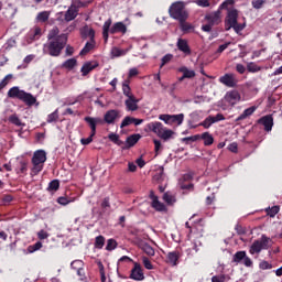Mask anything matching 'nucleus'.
<instances>
[{
  "mask_svg": "<svg viewBox=\"0 0 282 282\" xmlns=\"http://www.w3.org/2000/svg\"><path fill=\"white\" fill-rule=\"evenodd\" d=\"M260 270H272V264L265 260L259 263Z\"/></svg>",
  "mask_w": 282,
  "mask_h": 282,
  "instance_id": "nucleus-60",
  "label": "nucleus"
},
{
  "mask_svg": "<svg viewBox=\"0 0 282 282\" xmlns=\"http://www.w3.org/2000/svg\"><path fill=\"white\" fill-rule=\"evenodd\" d=\"M130 124H133V117L127 116L121 121L120 129H124V127H129Z\"/></svg>",
  "mask_w": 282,
  "mask_h": 282,
  "instance_id": "nucleus-50",
  "label": "nucleus"
},
{
  "mask_svg": "<svg viewBox=\"0 0 282 282\" xmlns=\"http://www.w3.org/2000/svg\"><path fill=\"white\" fill-rule=\"evenodd\" d=\"M173 61V54H166L161 59V67H164L167 63H171Z\"/></svg>",
  "mask_w": 282,
  "mask_h": 282,
  "instance_id": "nucleus-57",
  "label": "nucleus"
},
{
  "mask_svg": "<svg viewBox=\"0 0 282 282\" xmlns=\"http://www.w3.org/2000/svg\"><path fill=\"white\" fill-rule=\"evenodd\" d=\"M118 118H120V110L110 109L106 111L102 120L106 124H116V120H118Z\"/></svg>",
  "mask_w": 282,
  "mask_h": 282,
  "instance_id": "nucleus-11",
  "label": "nucleus"
},
{
  "mask_svg": "<svg viewBox=\"0 0 282 282\" xmlns=\"http://www.w3.org/2000/svg\"><path fill=\"white\" fill-rule=\"evenodd\" d=\"M215 124L213 116H208L203 122L198 123V127H204V129H210Z\"/></svg>",
  "mask_w": 282,
  "mask_h": 282,
  "instance_id": "nucleus-36",
  "label": "nucleus"
},
{
  "mask_svg": "<svg viewBox=\"0 0 282 282\" xmlns=\"http://www.w3.org/2000/svg\"><path fill=\"white\" fill-rule=\"evenodd\" d=\"M83 34L85 39H89L90 41H96V31L94 29L85 28Z\"/></svg>",
  "mask_w": 282,
  "mask_h": 282,
  "instance_id": "nucleus-32",
  "label": "nucleus"
},
{
  "mask_svg": "<svg viewBox=\"0 0 282 282\" xmlns=\"http://www.w3.org/2000/svg\"><path fill=\"white\" fill-rule=\"evenodd\" d=\"M205 21H207V23L202 25L203 32H213V28L221 23V11L218 10L216 12L206 14Z\"/></svg>",
  "mask_w": 282,
  "mask_h": 282,
  "instance_id": "nucleus-7",
  "label": "nucleus"
},
{
  "mask_svg": "<svg viewBox=\"0 0 282 282\" xmlns=\"http://www.w3.org/2000/svg\"><path fill=\"white\" fill-rule=\"evenodd\" d=\"M61 188V182L58 180H53L50 182L47 191L56 192Z\"/></svg>",
  "mask_w": 282,
  "mask_h": 282,
  "instance_id": "nucleus-45",
  "label": "nucleus"
},
{
  "mask_svg": "<svg viewBox=\"0 0 282 282\" xmlns=\"http://www.w3.org/2000/svg\"><path fill=\"white\" fill-rule=\"evenodd\" d=\"M178 72L183 74L184 78H195V70H191L186 66H182L181 68H178Z\"/></svg>",
  "mask_w": 282,
  "mask_h": 282,
  "instance_id": "nucleus-29",
  "label": "nucleus"
},
{
  "mask_svg": "<svg viewBox=\"0 0 282 282\" xmlns=\"http://www.w3.org/2000/svg\"><path fill=\"white\" fill-rule=\"evenodd\" d=\"M176 46H177V50H180V52H183V54H185V56H191L192 51H191V46L188 45V41L184 39H178Z\"/></svg>",
  "mask_w": 282,
  "mask_h": 282,
  "instance_id": "nucleus-17",
  "label": "nucleus"
},
{
  "mask_svg": "<svg viewBox=\"0 0 282 282\" xmlns=\"http://www.w3.org/2000/svg\"><path fill=\"white\" fill-rule=\"evenodd\" d=\"M117 248H118V241H116V239L110 238L107 240L106 250L108 252H111L112 250H116Z\"/></svg>",
  "mask_w": 282,
  "mask_h": 282,
  "instance_id": "nucleus-37",
  "label": "nucleus"
},
{
  "mask_svg": "<svg viewBox=\"0 0 282 282\" xmlns=\"http://www.w3.org/2000/svg\"><path fill=\"white\" fill-rule=\"evenodd\" d=\"M8 120L11 124H14L15 127H23V122H21V119L17 113L11 115Z\"/></svg>",
  "mask_w": 282,
  "mask_h": 282,
  "instance_id": "nucleus-35",
  "label": "nucleus"
},
{
  "mask_svg": "<svg viewBox=\"0 0 282 282\" xmlns=\"http://www.w3.org/2000/svg\"><path fill=\"white\" fill-rule=\"evenodd\" d=\"M84 120L88 123L91 135H96V127H98V124H105V121L100 117H85Z\"/></svg>",
  "mask_w": 282,
  "mask_h": 282,
  "instance_id": "nucleus-10",
  "label": "nucleus"
},
{
  "mask_svg": "<svg viewBox=\"0 0 282 282\" xmlns=\"http://www.w3.org/2000/svg\"><path fill=\"white\" fill-rule=\"evenodd\" d=\"M163 200L169 205L175 204V197L169 193L163 195Z\"/></svg>",
  "mask_w": 282,
  "mask_h": 282,
  "instance_id": "nucleus-54",
  "label": "nucleus"
},
{
  "mask_svg": "<svg viewBox=\"0 0 282 282\" xmlns=\"http://www.w3.org/2000/svg\"><path fill=\"white\" fill-rule=\"evenodd\" d=\"M58 39V28H54L47 34V41H54Z\"/></svg>",
  "mask_w": 282,
  "mask_h": 282,
  "instance_id": "nucleus-48",
  "label": "nucleus"
},
{
  "mask_svg": "<svg viewBox=\"0 0 282 282\" xmlns=\"http://www.w3.org/2000/svg\"><path fill=\"white\" fill-rule=\"evenodd\" d=\"M94 47H96V40L87 42L85 46L82 48V51L79 52V56H87V54H89V52L94 50Z\"/></svg>",
  "mask_w": 282,
  "mask_h": 282,
  "instance_id": "nucleus-23",
  "label": "nucleus"
},
{
  "mask_svg": "<svg viewBox=\"0 0 282 282\" xmlns=\"http://www.w3.org/2000/svg\"><path fill=\"white\" fill-rule=\"evenodd\" d=\"M76 65H78V61H76V58H69L63 63V67L69 70L74 69Z\"/></svg>",
  "mask_w": 282,
  "mask_h": 282,
  "instance_id": "nucleus-33",
  "label": "nucleus"
},
{
  "mask_svg": "<svg viewBox=\"0 0 282 282\" xmlns=\"http://www.w3.org/2000/svg\"><path fill=\"white\" fill-rule=\"evenodd\" d=\"M212 282H226V275H214Z\"/></svg>",
  "mask_w": 282,
  "mask_h": 282,
  "instance_id": "nucleus-64",
  "label": "nucleus"
},
{
  "mask_svg": "<svg viewBox=\"0 0 282 282\" xmlns=\"http://www.w3.org/2000/svg\"><path fill=\"white\" fill-rule=\"evenodd\" d=\"M8 98H17L28 107H32L36 104V97L25 90H21L19 86H13L8 90Z\"/></svg>",
  "mask_w": 282,
  "mask_h": 282,
  "instance_id": "nucleus-2",
  "label": "nucleus"
},
{
  "mask_svg": "<svg viewBox=\"0 0 282 282\" xmlns=\"http://www.w3.org/2000/svg\"><path fill=\"white\" fill-rule=\"evenodd\" d=\"M131 80L129 79H126L123 83H122V93H123V96H127L128 98L130 97H133V93L131 91Z\"/></svg>",
  "mask_w": 282,
  "mask_h": 282,
  "instance_id": "nucleus-25",
  "label": "nucleus"
},
{
  "mask_svg": "<svg viewBox=\"0 0 282 282\" xmlns=\"http://www.w3.org/2000/svg\"><path fill=\"white\" fill-rule=\"evenodd\" d=\"M231 28L236 32V34H239V33L243 32V30H246V23L241 24L237 21L236 24Z\"/></svg>",
  "mask_w": 282,
  "mask_h": 282,
  "instance_id": "nucleus-52",
  "label": "nucleus"
},
{
  "mask_svg": "<svg viewBox=\"0 0 282 282\" xmlns=\"http://www.w3.org/2000/svg\"><path fill=\"white\" fill-rule=\"evenodd\" d=\"M256 111H257L256 106L245 109L243 112L240 116H238V118L236 119V122H241V120H246V118H250V116H252V113H254Z\"/></svg>",
  "mask_w": 282,
  "mask_h": 282,
  "instance_id": "nucleus-19",
  "label": "nucleus"
},
{
  "mask_svg": "<svg viewBox=\"0 0 282 282\" xmlns=\"http://www.w3.org/2000/svg\"><path fill=\"white\" fill-rule=\"evenodd\" d=\"M109 32L110 34H127V25L122 22H117L111 26V19H108L102 26V36L104 40L107 42L109 41Z\"/></svg>",
  "mask_w": 282,
  "mask_h": 282,
  "instance_id": "nucleus-5",
  "label": "nucleus"
},
{
  "mask_svg": "<svg viewBox=\"0 0 282 282\" xmlns=\"http://www.w3.org/2000/svg\"><path fill=\"white\" fill-rule=\"evenodd\" d=\"M147 129L152 131V133H155L159 138H161V140H164L165 142L175 135V131L164 128V124H162L160 121L148 123Z\"/></svg>",
  "mask_w": 282,
  "mask_h": 282,
  "instance_id": "nucleus-4",
  "label": "nucleus"
},
{
  "mask_svg": "<svg viewBox=\"0 0 282 282\" xmlns=\"http://www.w3.org/2000/svg\"><path fill=\"white\" fill-rule=\"evenodd\" d=\"M43 248V242L37 241L34 245L29 246L28 250L29 252H36V250H41Z\"/></svg>",
  "mask_w": 282,
  "mask_h": 282,
  "instance_id": "nucleus-53",
  "label": "nucleus"
},
{
  "mask_svg": "<svg viewBox=\"0 0 282 282\" xmlns=\"http://www.w3.org/2000/svg\"><path fill=\"white\" fill-rule=\"evenodd\" d=\"M239 19V10L231 8L227 11V17L225 19V30H232V26L237 24Z\"/></svg>",
  "mask_w": 282,
  "mask_h": 282,
  "instance_id": "nucleus-8",
  "label": "nucleus"
},
{
  "mask_svg": "<svg viewBox=\"0 0 282 282\" xmlns=\"http://www.w3.org/2000/svg\"><path fill=\"white\" fill-rule=\"evenodd\" d=\"M260 246H262V250H269L270 248H272V245L274 243V241H272V238L262 235L260 238Z\"/></svg>",
  "mask_w": 282,
  "mask_h": 282,
  "instance_id": "nucleus-20",
  "label": "nucleus"
},
{
  "mask_svg": "<svg viewBox=\"0 0 282 282\" xmlns=\"http://www.w3.org/2000/svg\"><path fill=\"white\" fill-rule=\"evenodd\" d=\"M143 265L145 270H153V263L147 257H142Z\"/></svg>",
  "mask_w": 282,
  "mask_h": 282,
  "instance_id": "nucleus-59",
  "label": "nucleus"
},
{
  "mask_svg": "<svg viewBox=\"0 0 282 282\" xmlns=\"http://www.w3.org/2000/svg\"><path fill=\"white\" fill-rule=\"evenodd\" d=\"M262 250H263V247L261 246V241L254 240L249 249V252L250 254H259V252H261Z\"/></svg>",
  "mask_w": 282,
  "mask_h": 282,
  "instance_id": "nucleus-26",
  "label": "nucleus"
},
{
  "mask_svg": "<svg viewBox=\"0 0 282 282\" xmlns=\"http://www.w3.org/2000/svg\"><path fill=\"white\" fill-rule=\"evenodd\" d=\"M127 52H129V50H121L119 47H113L111 51V54L115 58H118L120 56H126Z\"/></svg>",
  "mask_w": 282,
  "mask_h": 282,
  "instance_id": "nucleus-40",
  "label": "nucleus"
},
{
  "mask_svg": "<svg viewBox=\"0 0 282 282\" xmlns=\"http://www.w3.org/2000/svg\"><path fill=\"white\" fill-rule=\"evenodd\" d=\"M99 65L100 64L98 63V61L84 63V65L80 68L82 75L87 76V74H89L90 72H94V69H96V67H99Z\"/></svg>",
  "mask_w": 282,
  "mask_h": 282,
  "instance_id": "nucleus-15",
  "label": "nucleus"
},
{
  "mask_svg": "<svg viewBox=\"0 0 282 282\" xmlns=\"http://www.w3.org/2000/svg\"><path fill=\"white\" fill-rule=\"evenodd\" d=\"M180 25H181V30L182 32H189L191 30H193V24L186 22V21H178Z\"/></svg>",
  "mask_w": 282,
  "mask_h": 282,
  "instance_id": "nucleus-47",
  "label": "nucleus"
},
{
  "mask_svg": "<svg viewBox=\"0 0 282 282\" xmlns=\"http://www.w3.org/2000/svg\"><path fill=\"white\" fill-rule=\"evenodd\" d=\"M246 258V251H238L234 254L232 262L234 263H241Z\"/></svg>",
  "mask_w": 282,
  "mask_h": 282,
  "instance_id": "nucleus-39",
  "label": "nucleus"
},
{
  "mask_svg": "<svg viewBox=\"0 0 282 282\" xmlns=\"http://www.w3.org/2000/svg\"><path fill=\"white\" fill-rule=\"evenodd\" d=\"M133 268L130 272V279L132 281H144V271L142 270V265L138 262H133Z\"/></svg>",
  "mask_w": 282,
  "mask_h": 282,
  "instance_id": "nucleus-9",
  "label": "nucleus"
},
{
  "mask_svg": "<svg viewBox=\"0 0 282 282\" xmlns=\"http://www.w3.org/2000/svg\"><path fill=\"white\" fill-rule=\"evenodd\" d=\"M47 162V153L45 150H37L32 158L33 167L31 169V175H39L43 171V165Z\"/></svg>",
  "mask_w": 282,
  "mask_h": 282,
  "instance_id": "nucleus-6",
  "label": "nucleus"
},
{
  "mask_svg": "<svg viewBox=\"0 0 282 282\" xmlns=\"http://www.w3.org/2000/svg\"><path fill=\"white\" fill-rule=\"evenodd\" d=\"M219 83L226 87H237V83L239 82L237 80L235 74H225L219 78Z\"/></svg>",
  "mask_w": 282,
  "mask_h": 282,
  "instance_id": "nucleus-12",
  "label": "nucleus"
},
{
  "mask_svg": "<svg viewBox=\"0 0 282 282\" xmlns=\"http://www.w3.org/2000/svg\"><path fill=\"white\" fill-rule=\"evenodd\" d=\"M197 140H200L199 134H195L192 137H185L182 139V142H185L186 144H191V142H197Z\"/></svg>",
  "mask_w": 282,
  "mask_h": 282,
  "instance_id": "nucleus-49",
  "label": "nucleus"
},
{
  "mask_svg": "<svg viewBox=\"0 0 282 282\" xmlns=\"http://www.w3.org/2000/svg\"><path fill=\"white\" fill-rule=\"evenodd\" d=\"M169 14L175 21L183 22L188 19V11H186V4L183 1L172 3L169 8Z\"/></svg>",
  "mask_w": 282,
  "mask_h": 282,
  "instance_id": "nucleus-3",
  "label": "nucleus"
},
{
  "mask_svg": "<svg viewBox=\"0 0 282 282\" xmlns=\"http://www.w3.org/2000/svg\"><path fill=\"white\" fill-rule=\"evenodd\" d=\"M279 210H281V207L279 206H273V207H268L265 209V213L269 217H276V215H279Z\"/></svg>",
  "mask_w": 282,
  "mask_h": 282,
  "instance_id": "nucleus-44",
  "label": "nucleus"
},
{
  "mask_svg": "<svg viewBox=\"0 0 282 282\" xmlns=\"http://www.w3.org/2000/svg\"><path fill=\"white\" fill-rule=\"evenodd\" d=\"M170 122L180 127L184 122V113L171 115Z\"/></svg>",
  "mask_w": 282,
  "mask_h": 282,
  "instance_id": "nucleus-28",
  "label": "nucleus"
},
{
  "mask_svg": "<svg viewBox=\"0 0 282 282\" xmlns=\"http://www.w3.org/2000/svg\"><path fill=\"white\" fill-rule=\"evenodd\" d=\"M235 3H237L236 0H225L223 3H220L218 10L219 12H221V10H227L228 12V10H231L230 8L235 6Z\"/></svg>",
  "mask_w": 282,
  "mask_h": 282,
  "instance_id": "nucleus-31",
  "label": "nucleus"
},
{
  "mask_svg": "<svg viewBox=\"0 0 282 282\" xmlns=\"http://www.w3.org/2000/svg\"><path fill=\"white\" fill-rule=\"evenodd\" d=\"M138 102H140V99L135 98V95L132 97H128L124 101L126 109L128 111H138L139 109Z\"/></svg>",
  "mask_w": 282,
  "mask_h": 282,
  "instance_id": "nucleus-16",
  "label": "nucleus"
},
{
  "mask_svg": "<svg viewBox=\"0 0 282 282\" xmlns=\"http://www.w3.org/2000/svg\"><path fill=\"white\" fill-rule=\"evenodd\" d=\"M200 140H204L205 147H210L215 142V138H213V134L210 132H203L199 134Z\"/></svg>",
  "mask_w": 282,
  "mask_h": 282,
  "instance_id": "nucleus-22",
  "label": "nucleus"
},
{
  "mask_svg": "<svg viewBox=\"0 0 282 282\" xmlns=\"http://www.w3.org/2000/svg\"><path fill=\"white\" fill-rule=\"evenodd\" d=\"M58 120V109L47 116L46 121L48 123L56 122Z\"/></svg>",
  "mask_w": 282,
  "mask_h": 282,
  "instance_id": "nucleus-51",
  "label": "nucleus"
},
{
  "mask_svg": "<svg viewBox=\"0 0 282 282\" xmlns=\"http://www.w3.org/2000/svg\"><path fill=\"white\" fill-rule=\"evenodd\" d=\"M259 124H263L264 131H272V127H274V118L272 115L263 116L258 120Z\"/></svg>",
  "mask_w": 282,
  "mask_h": 282,
  "instance_id": "nucleus-13",
  "label": "nucleus"
},
{
  "mask_svg": "<svg viewBox=\"0 0 282 282\" xmlns=\"http://www.w3.org/2000/svg\"><path fill=\"white\" fill-rule=\"evenodd\" d=\"M152 208H155L158 210V213H164V210H166V205L161 203L159 198H155L152 202Z\"/></svg>",
  "mask_w": 282,
  "mask_h": 282,
  "instance_id": "nucleus-30",
  "label": "nucleus"
},
{
  "mask_svg": "<svg viewBox=\"0 0 282 282\" xmlns=\"http://www.w3.org/2000/svg\"><path fill=\"white\" fill-rule=\"evenodd\" d=\"M78 17V7L70 6L68 10L64 14V20L69 23V21H74Z\"/></svg>",
  "mask_w": 282,
  "mask_h": 282,
  "instance_id": "nucleus-18",
  "label": "nucleus"
},
{
  "mask_svg": "<svg viewBox=\"0 0 282 282\" xmlns=\"http://www.w3.org/2000/svg\"><path fill=\"white\" fill-rule=\"evenodd\" d=\"M50 11H42L37 13L35 19L37 23H47V21H50Z\"/></svg>",
  "mask_w": 282,
  "mask_h": 282,
  "instance_id": "nucleus-27",
  "label": "nucleus"
},
{
  "mask_svg": "<svg viewBox=\"0 0 282 282\" xmlns=\"http://www.w3.org/2000/svg\"><path fill=\"white\" fill-rule=\"evenodd\" d=\"M154 182H162L164 180V167H160L153 175Z\"/></svg>",
  "mask_w": 282,
  "mask_h": 282,
  "instance_id": "nucleus-46",
  "label": "nucleus"
},
{
  "mask_svg": "<svg viewBox=\"0 0 282 282\" xmlns=\"http://www.w3.org/2000/svg\"><path fill=\"white\" fill-rule=\"evenodd\" d=\"M13 75L12 74H8L4 76V78L0 82V91L2 89H6V87H8V85L10 84V80H12Z\"/></svg>",
  "mask_w": 282,
  "mask_h": 282,
  "instance_id": "nucleus-42",
  "label": "nucleus"
},
{
  "mask_svg": "<svg viewBox=\"0 0 282 282\" xmlns=\"http://www.w3.org/2000/svg\"><path fill=\"white\" fill-rule=\"evenodd\" d=\"M70 268L72 270H76V271L83 269V260H74L70 263Z\"/></svg>",
  "mask_w": 282,
  "mask_h": 282,
  "instance_id": "nucleus-56",
  "label": "nucleus"
},
{
  "mask_svg": "<svg viewBox=\"0 0 282 282\" xmlns=\"http://www.w3.org/2000/svg\"><path fill=\"white\" fill-rule=\"evenodd\" d=\"M13 75L12 74H8L4 76V78L0 82V91L2 89H6V87H8V85L10 84V80H12Z\"/></svg>",
  "mask_w": 282,
  "mask_h": 282,
  "instance_id": "nucleus-43",
  "label": "nucleus"
},
{
  "mask_svg": "<svg viewBox=\"0 0 282 282\" xmlns=\"http://www.w3.org/2000/svg\"><path fill=\"white\" fill-rule=\"evenodd\" d=\"M225 100L229 102L231 107H235V105L241 100V95L237 90H231L226 94Z\"/></svg>",
  "mask_w": 282,
  "mask_h": 282,
  "instance_id": "nucleus-14",
  "label": "nucleus"
},
{
  "mask_svg": "<svg viewBox=\"0 0 282 282\" xmlns=\"http://www.w3.org/2000/svg\"><path fill=\"white\" fill-rule=\"evenodd\" d=\"M228 151H230L231 153H238L239 151V144H237V142H232L228 145Z\"/></svg>",
  "mask_w": 282,
  "mask_h": 282,
  "instance_id": "nucleus-62",
  "label": "nucleus"
},
{
  "mask_svg": "<svg viewBox=\"0 0 282 282\" xmlns=\"http://www.w3.org/2000/svg\"><path fill=\"white\" fill-rule=\"evenodd\" d=\"M67 45V35L61 34L56 40H47L43 45V53L48 56L57 57L62 54L63 50Z\"/></svg>",
  "mask_w": 282,
  "mask_h": 282,
  "instance_id": "nucleus-1",
  "label": "nucleus"
},
{
  "mask_svg": "<svg viewBox=\"0 0 282 282\" xmlns=\"http://www.w3.org/2000/svg\"><path fill=\"white\" fill-rule=\"evenodd\" d=\"M41 32H42L41 28L36 26L33 31V34H31L32 41H36L41 39Z\"/></svg>",
  "mask_w": 282,
  "mask_h": 282,
  "instance_id": "nucleus-58",
  "label": "nucleus"
},
{
  "mask_svg": "<svg viewBox=\"0 0 282 282\" xmlns=\"http://www.w3.org/2000/svg\"><path fill=\"white\" fill-rule=\"evenodd\" d=\"M247 72L250 74H257V72H261V66L257 65L254 62H250L247 64Z\"/></svg>",
  "mask_w": 282,
  "mask_h": 282,
  "instance_id": "nucleus-34",
  "label": "nucleus"
},
{
  "mask_svg": "<svg viewBox=\"0 0 282 282\" xmlns=\"http://www.w3.org/2000/svg\"><path fill=\"white\" fill-rule=\"evenodd\" d=\"M159 120H162L165 124H171V115H160Z\"/></svg>",
  "mask_w": 282,
  "mask_h": 282,
  "instance_id": "nucleus-63",
  "label": "nucleus"
},
{
  "mask_svg": "<svg viewBox=\"0 0 282 282\" xmlns=\"http://www.w3.org/2000/svg\"><path fill=\"white\" fill-rule=\"evenodd\" d=\"M95 248H97V250L105 248V236H97L95 238Z\"/></svg>",
  "mask_w": 282,
  "mask_h": 282,
  "instance_id": "nucleus-38",
  "label": "nucleus"
},
{
  "mask_svg": "<svg viewBox=\"0 0 282 282\" xmlns=\"http://www.w3.org/2000/svg\"><path fill=\"white\" fill-rule=\"evenodd\" d=\"M140 138H142V135H140V134L129 135L126 140L127 149H131V147H135V144H138V142H140Z\"/></svg>",
  "mask_w": 282,
  "mask_h": 282,
  "instance_id": "nucleus-21",
  "label": "nucleus"
},
{
  "mask_svg": "<svg viewBox=\"0 0 282 282\" xmlns=\"http://www.w3.org/2000/svg\"><path fill=\"white\" fill-rule=\"evenodd\" d=\"M251 3L252 8H254L256 10H261L265 4V0H253Z\"/></svg>",
  "mask_w": 282,
  "mask_h": 282,
  "instance_id": "nucleus-55",
  "label": "nucleus"
},
{
  "mask_svg": "<svg viewBox=\"0 0 282 282\" xmlns=\"http://www.w3.org/2000/svg\"><path fill=\"white\" fill-rule=\"evenodd\" d=\"M142 250L145 254H148V257H155V249H153L151 245L144 243Z\"/></svg>",
  "mask_w": 282,
  "mask_h": 282,
  "instance_id": "nucleus-41",
  "label": "nucleus"
},
{
  "mask_svg": "<svg viewBox=\"0 0 282 282\" xmlns=\"http://www.w3.org/2000/svg\"><path fill=\"white\" fill-rule=\"evenodd\" d=\"M199 8H210V0H196Z\"/></svg>",
  "mask_w": 282,
  "mask_h": 282,
  "instance_id": "nucleus-61",
  "label": "nucleus"
},
{
  "mask_svg": "<svg viewBox=\"0 0 282 282\" xmlns=\"http://www.w3.org/2000/svg\"><path fill=\"white\" fill-rule=\"evenodd\" d=\"M177 261H180V252L172 251L167 253V263L170 265H177Z\"/></svg>",
  "mask_w": 282,
  "mask_h": 282,
  "instance_id": "nucleus-24",
  "label": "nucleus"
}]
</instances>
